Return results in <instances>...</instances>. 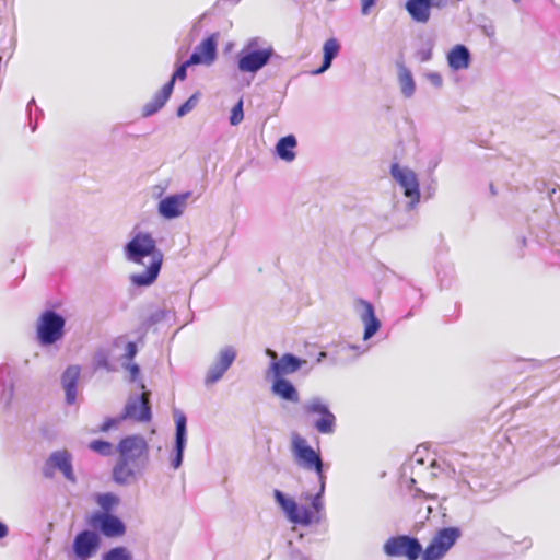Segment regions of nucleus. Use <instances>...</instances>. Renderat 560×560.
I'll return each instance as SVG.
<instances>
[{
  "label": "nucleus",
  "mask_w": 560,
  "mask_h": 560,
  "mask_svg": "<svg viewBox=\"0 0 560 560\" xmlns=\"http://www.w3.org/2000/svg\"><path fill=\"white\" fill-rule=\"evenodd\" d=\"M36 130V124L32 126V131Z\"/></svg>",
  "instance_id": "bf43d9fd"
},
{
  "label": "nucleus",
  "mask_w": 560,
  "mask_h": 560,
  "mask_svg": "<svg viewBox=\"0 0 560 560\" xmlns=\"http://www.w3.org/2000/svg\"><path fill=\"white\" fill-rule=\"evenodd\" d=\"M390 175L402 187L404 195L409 199L407 209L412 210L420 201L419 180L416 173L394 163L390 166Z\"/></svg>",
  "instance_id": "6e6552de"
},
{
  "label": "nucleus",
  "mask_w": 560,
  "mask_h": 560,
  "mask_svg": "<svg viewBox=\"0 0 560 560\" xmlns=\"http://www.w3.org/2000/svg\"><path fill=\"white\" fill-rule=\"evenodd\" d=\"M302 411L308 418L317 416L312 424L318 433L332 434L336 431V416L330 411L329 406L322 397L315 396L306 400L302 405Z\"/></svg>",
  "instance_id": "20e7f679"
},
{
  "label": "nucleus",
  "mask_w": 560,
  "mask_h": 560,
  "mask_svg": "<svg viewBox=\"0 0 560 560\" xmlns=\"http://www.w3.org/2000/svg\"><path fill=\"white\" fill-rule=\"evenodd\" d=\"M191 195V191H184L166 196L158 205L159 214L166 220L179 218L184 213L187 200Z\"/></svg>",
  "instance_id": "a211bd4d"
},
{
  "label": "nucleus",
  "mask_w": 560,
  "mask_h": 560,
  "mask_svg": "<svg viewBox=\"0 0 560 560\" xmlns=\"http://www.w3.org/2000/svg\"><path fill=\"white\" fill-rule=\"evenodd\" d=\"M138 352L137 345L133 341H129L126 345V352L124 357L128 360H132Z\"/></svg>",
  "instance_id": "c03bdc74"
},
{
  "label": "nucleus",
  "mask_w": 560,
  "mask_h": 560,
  "mask_svg": "<svg viewBox=\"0 0 560 560\" xmlns=\"http://www.w3.org/2000/svg\"><path fill=\"white\" fill-rule=\"evenodd\" d=\"M195 65H196L195 62L190 61V57H189L184 63H182L180 66H178L176 68V70L172 74L170 81L166 82L165 85H171V91L173 92L175 82L177 80H180V81L185 80L187 77V68L190 66H195Z\"/></svg>",
  "instance_id": "72a5a7b5"
},
{
  "label": "nucleus",
  "mask_w": 560,
  "mask_h": 560,
  "mask_svg": "<svg viewBox=\"0 0 560 560\" xmlns=\"http://www.w3.org/2000/svg\"><path fill=\"white\" fill-rule=\"evenodd\" d=\"M453 275V268L452 267H448L447 271L444 272V276L447 277V276H451L452 277Z\"/></svg>",
  "instance_id": "864d4df0"
},
{
  "label": "nucleus",
  "mask_w": 560,
  "mask_h": 560,
  "mask_svg": "<svg viewBox=\"0 0 560 560\" xmlns=\"http://www.w3.org/2000/svg\"><path fill=\"white\" fill-rule=\"evenodd\" d=\"M175 418V442L174 448L171 454V466L173 469H178L184 459V452L187 444V418L186 416L179 411H174Z\"/></svg>",
  "instance_id": "2eb2a0df"
},
{
  "label": "nucleus",
  "mask_w": 560,
  "mask_h": 560,
  "mask_svg": "<svg viewBox=\"0 0 560 560\" xmlns=\"http://www.w3.org/2000/svg\"><path fill=\"white\" fill-rule=\"evenodd\" d=\"M198 28H199V21L194 24L192 32H196Z\"/></svg>",
  "instance_id": "5fc2aeb1"
},
{
  "label": "nucleus",
  "mask_w": 560,
  "mask_h": 560,
  "mask_svg": "<svg viewBox=\"0 0 560 560\" xmlns=\"http://www.w3.org/2000/svg\"><path fill=\"white\" fill-rule=\"evenodd\" d=\"M101 547L100 535L90 529L78 533L73 539L72 550L75 560H90Z\"/></svg>",
  "instance_id": "ddd939ff"
},
{
  "label": "nucleus",
  "mask_w": 560,
  "mask_h": 560,
  "mask_svg": "<svg viewBox=\"0 0 560 560\" xmlns=\"http://www.w3.org/2000/svg\"><path fill=\"white\" fill-rule=\"evenodd\" d=\"M324 59L319 68L312 70V75H319L331 67L332 60L338 56L340 50V44L336 38H329L325 42L324 47Z\"/></svg>",
  "instance_id": "bb28decb"
},
{
  "label": "nucleus",
  "mask_w": 560,
  "mask_h": 560,
  "mask_svg": "<svg viewBox=\"0 0 560 560\" xmlns=\"http://www.w3.org/2000/svg\"><path fill=\"white\" fill-rule=\"evenodd\" d=\"M290 560H312L308 556H305L300 550H294L291 552Z\"/></svg>",
  "instance_id": "a18cd8bd"
},
{
  "label": "nucleus",
  "mask_w": 560,
  "mask_h": 560,
  "mask_svg": "<svg viewBox=\"0 0 560 560\" xmlns=\"http://www.w3.org/2000/svg\"><path fill=\"white\" fill-rule=\"evenodd\" d=\"M438 277H439V281H440V285L442 288H447L451 285V280H447L445 279L443 276H442V271L441 270H438Z\"/></svg>",
  "instance_id": "de8ad7c7"
},
{
  "label": "nucleus",
  "mask_w": 560,
  "mask_h": 560,
  "mask_svg": "<svg viewBox=\"0 0 560 560\" xmlns=\"http://www.w3.org/2000/svg\"><path fill=\"white\" fill-rule=\"evenodd\" d=\"M140 474H142V471H138V469L126 463V460L118 458L113 468L112 477L117 485L126 486L131 483L137 478V475Z\"/></svg>",
  "instance_id": "393cba45"
},
{
  "label": "nucleus",
  "mask_w": 560,
  "mask_h": 560,
  "mask_svg": "<svg viewBox=\"0 0 560 560\" xmlns=\"http://www.w3.org/2000/svg\"><path fill=\"white\" fill-rule=\"evenodd\" d=\"M171 85H163L160 91H158L153 97L143 105L142 107V116L150 117L156 114L163 106L166 104L168 98L172 95Z\"/></svg>",
  "instance_id": "a878e982"
},
{
  "label": "nucleus",
  "mask_w": 560,
  "mask_h": 560,
  "mask_svg": "<svg viewBox=\"0 0 560 560\" xmlns=\"http://www.w3.org/2000/svg\"><path fill=\"white\" fill-rule=\"evenodd\" d=\"M398 83L400 92L406 98H410L416 92V82L411 71L402 63H397Z\"/></svg>",
  "instance_id": "cd10ccee"
},
{
  "label": "nucleus",
  "mask_w": 560,
  "mask_h": 560,
  "mask_svg": "<svg viewBox=\"0 0 560 560\" xmlns=\"http://www.w3.org/2000/svg\"><path fill=\"white\" fill-rule=\"evenodd\" d=\"M198 100H199V93L196 92L184 104H182L177 108L176 115L178 117L186 116L188 113H190L197 106Z\"/></svg>",
  "instance_id": "4c0bfd02"
},
{
  "label": "nucleus",
  "mask_w": 560,
  "mask_h": 560,
  "mask_svg": "<svg viewBox=\"0 0 560 560\" xmlns=\"http://www.w3.org/2000/svg\"><path fill=\"white\" fill-rule=\"evenodd\" d=\"M318 481H319L318 492L311 497V506L316 512L315 515L313 514L314 518H316L318 516L322 518V513L324 511L323 495L325 492L326 479H322Z\"/></svg>",
  "instance_id": "7c9ffc66"
},
{
  "label": "nucleus",
  "mask_w": 560,
  "mask_h": 560,
  "mask_svg": "<svg viewBox=\"0 0 560 560\" xmlns=\"http://www.w3.org/2000/svg\"><path fill=\"white\" fill-rule=\"evenodd\" d=\"M490 189H491V192L494 195L495 191H494L493 185L490 186Z\"/></svg>",
  "instance_id": "4d7b16f0"
},
{
  "label": "nucleus",
  "mask_w": 560,
  "mask_h": 560,
  "mask_svg": "<svg viewBox=\"0 0 560 560\" xmlns=\"http://www.w3.org/2000/svg\"><path fill=\"white\" fill-rule=\"evenodd\" d=\"M89 525L97 528L105 537H120L126 533L125 523L112 513H94Z\"/></svg>",
  "instance_id": "dca6fc26"
},
{
  "label": "nucleus",
  "mask_w": 560,
  "mask_h": 560,
  "mask_svg": "<svg viewBox=\"0 0 560 560\" xmlns=\"http://www.w3.org/2000/svg\"><path fill=\"white\" fill-rule=\"evenodd\" d=\"M435 3L433 0H407L405 9L411 20L417 23H427L431 18V9ZM439 7V4H436Z\"/></svg>",
  "instance_id": "412c9836"
},
{
  "label": "nucleus",
  "mask_w": 560,
  "mask_h": 560,
  "mask_svg": "<svg viewBox=\"0 0 560 560\" xmlns=\"http://www.w3.org/2000/svg\"><path fill=\"white\" fill-rule=\"evenodd\" d=\"M258 37L250 38L246 46L238 52L237 68L240 71L256 73L268 65L275 55V49L271 46L258 49Z\"/></svg>",
  "instance_id": "7ed1b4c3"
},
{
  "label": "nucleus",
  "mask_w": 560,
  "mask_h": 560,
  "mask_svg": "<svg viewBox=\"0 0 560 560\" xmlns=\"http://www.w3.org/2000/svg\"><path fill=\"white\" fill-rule=\"evenodd\" d=\"M434 47V39L428 38L416 51V56L421 62H427L432 59V50Z\"/></svg>",
  "instance_id": "c9c22d12"
},
{
  "label": "nucleus",
  "mask_w": 560,
  "mask_h": 560,
  "mask_svg": "<svg viewBox=\"0 0 560 560\" xmlns=\"http://www.w3.org/2000/svg\"><path fill=\"white\" fill-rule=\"evenodd\" d=\"M101 560H133V555L127 547L117 546L104 552Z\"/></svg>",
  "instance_id": "c756f323"
},
{
  "label": "nucleus",
  "mask_w": 560,
  "mask_h": 560,
  "mask_svg": "<svg viewBox=\"0 0 560 560\" xmlns=\"http://www.w3.org/2000/svg\"><path fill=\"white\" fill-rule=\"evenodd\" d=\"M427 80L435 88H441L443 84L442 75L439 72H429L425 74Z\"/></svg>",
  "instance_id": "ea45409f"
},
{
  "label": "nucleus",
  "mask_w": 560,
  "mask_h": 560,
  "mask_svg": "<svg viewBox=\"0 0 560 560\" xmlns=\"http://www.w3.org/2000/svg\"><path fill=\"white\" fill-rule=\"evenodd\" d=\"M358 303L363 307L361 319L364 324L363 339L373 337L381 327L380 319L375 316L374 306L366 300L360 299Z\"/></svg>",
  "instance_id": "4be33fe9"
},
{
  "label": "nucleus",
  "mask_w": 560,
  "mask_h": 560,
  "mask_svg": "<svg viewBox=\"0 0 560 560\" xmlns=\"http://www.w3.org/2000/svg\"><path fill=\"white\" fill-rule=\"evenodd\" d=\"M9 533L8 526L0 521V539L4 538Z\"/></svg>",
  "instance_id": "8fccbe9b"
},
{
  "label": "nucleus",
  "mask_w": 560,
  "mask_h": 560,
  "mask_svg": "<svg viewBox=\"0 0 560 560\" xmlns=\"http://www.w3.org/2000/svg\"><path fill=\"white\" fill-rule=\"evenodd\" d=\"M125 257L128 261L143 265L145 257L150 258L149 266L139 273H132L130 281L135 287H149L159 277L163 262V254L156 247V242L150 233L139 232L125 245Z\"/></svg>",
  "instance_id": "f257e3e1"
},
{
  "label": "nucleus",
  "mask_w": 560,
  "mask_h": 560,
  "mask_svg": "<svg viewBox=\"0 0 560 560\" xmlns=\"http://www.w3.org/2000/svg\"><path fill=\"white\" fill-rule=\"evenodd\" d=\"M81 374L79 365H69L61 375V385L66 395V404H75L78 396V383Z\"/></svg>",
  "instance_id": "aec40b11"
},
{
  "label": "nucleus",
  "mask_w": 560,
  "mask_h": 560,
  "mask_svg": "<svg viewBox=\"0 0 560 560\" xmlns=\"http://www.w3.org/2000/svg\"><path fill=\"white\" fill-rule=\"evenodd\" d=\"M65 318L52 310L45 311L37 324V339L42 346H50L63 337Z\"/></svg>",
  "instance_id": "39448f33"
},
{
  "label": "nucleus",
  "mask_w": 560,
  "mask_h": 560,
  "mask_svg": "<svg viewBox=\"0 0 560 560\" xmlns=\"http://www.w3.org/2000/svg\"><path fill=\"white\" fill-rule=\"evenodd\" d=\"M457 527H444L435 534L429 546L422 550V560H441L460 537Z\"/></svg>",
  "instance_id": "0eeeda50"
},
{
  "label": "nucleus",
  "mask_w": 560,
  "mask_h": 560,
  "mask_svg": "<svg viewBox=\"0 0 560 560\" xmlns=\"http://www.w3.org/2000/svg\"><path fill=\"white\" fill-rule=\"evenodd\" d=\"M383 549L389 557H406L408 560H417L422 553L419 540L408 535L390 537Z\"/></svg>",
  "instance_id": "9d476101"
},
{
  "label": "nucleus",
  "mask_w": 560,
  "mask_h": 560,
  "mask_svg": "<svg viewBox=\"0 0 560 560\" xmlns=\"http://www.w3.org/2000/svg\"><path fill=\"white\" fill-rule=\"evenodd\" d=\"M93 368L94 370H105V371H113L114 368L110 364L109 361V353L105 349H100L95 352L93 357Z\"/></svg>",
  "instance_id": "2f4dec72"
},
{
  "label": "nucleus",
  "mask_w": 560,
  "mask_h": 560,
  "mask_svg": "<svg viewBox=\"0 0 560 560\" xmlns=\"http://www.w3.org/2000/svg\"><path fill=\"white\" fill-rule=\"evenodd\" d=\"M56 469L60 470L67 480L75 482L77 479L72 467V455L68 451L62 450L52 452L45 460L42 471L45 478H52Z\"/></svg>",
  "instance_id": "9b49d317"
},
{
  "label": "nucleus",
  "mask_w": 560,
  "mask_h": 560,
  "mask_svg": "<svg viewBox=\"0 0 560 560\" xmlns=\"http://www.w3.org/2000/svg\"><path fill=\"white\" fill-rule=\"evenodd\" d=\"M524 362L528 365V369L532 370L538 369L542 365V363L536 359L524 360Z\"/></svg>",
  "instance_id": "49530a36"
},
{
  "label": "nucleus",
  "mask_w": 560,
  "mask_h": 560,
  "mask_svg": "<svg viewBox=\"0 0 560 560\" xmlns=\"http://www.w3.org/2000/svg\"><path fill=\"white\" fill-rule=\"evenodd\" d=\"M97 504L103 509L102 513H110V511L119 503V498L110 492L98 494Z\"/></svg>",
  "instance_id": "473e14b6"
},
{
  "label": "nucleus",
  "mask_w": 560,
  "mask_h": 560,
  "mask_svg": "<svg viewBox=\"0 0 560 560\" xmlns=\"http://www.w3.org/2000/svg\"><path fill=\"white\" fill-rule=\"evenodd\" d=\"M244 119V112H243V101L240 100L232 108L231 115H230V124L232 126H237L242 122Z\"/></svg>",
  "instance_id": "58836bf2"
},
{
  "label": "nucleus",
  "mask_w": 560,
  "mask_h": 560,
  "mask_svg": "<svg viewBox=\"0 0 560 560\" xmlns=\"http://www.w3.org/2000/svg\"><path fill=\"white\" fill-rule=\"evenodd\" d=\"M1 386H2L1 400L3 401L5 407H9L14 397V384H13L12 378L2 377Z\"/></svg>",
  "instance_id": "f704fd0d"
},
{
  "label": "nucleus",
  "mask_w": 560,
  "mask_h": 560,
  "mask_svg": "<svg viewBox=\"0 0 560 560\" xmlns=\"http://www.w3.org/2000/svg\"><path fill=\"white\" fill-rule=\"evenodd\" d=\"M129 371L131 373L132 380H135L138 376V374L140 373V368L138 364H131L129 366Z\"/></svg>",
  "instance_id": "09e8293b"
},
{
  "label": "nucleus",
  "mask_w": 560,
  "mask_h": 560,
  "mask_svg": "<svg viewBox=\"0 0 560 560\" xmlns=\"http://www.w3.org/2000/svg\"><path fill=\"white\" fill-rule=\"evenodd\" d=\"M273 498L291 523L308 526L312 523L320 522L319 516L314 518L310 509L305 506L299 508L298 503L293 499L288 498L282 491L273 490Z\"/></svg>",
  "instance_id": "1a4fd4ad"
},
{
  "label": "nucleus",
  "mask_w": 560,
  "mask_h": 560,
  "mask_svg": "<svg viewBox=\"0 0 560 560\" xmlns=\"http://www.w3.org/2000/svg\"><path fill=\"white\" fill-rule=\"evenodd\" d=\"M122 420L124 419H120V416L117 418H107L101 425L100 430L103 432H106V431L110 430L112 428L118 425L119 422Z\"/></svg>",
  "instance_id": "a19ab883"
},
{
  "label": "nucleus",
  "mask_w": 560,
  "mask_h": 560,
  "mask_svg": "<svg viewBox=\"0 0 560 560\" xmlns=\"http://www.w3.org/2000/svg\"><path fill=\"white\" fill-rule=\"evenodd\" d=\"M32 105H35V100H34V98H32V100L28 102V104H27V109H30Z\"/></svg>",
  "instance_id": "6e6d98bb"
},
{
  "label": "nucleus",
  "mask_w": 560,
  "mask_h": 560,
  "mask_svg": "<svg viewBox=\"0 0 560 560\" xmlns=\"http://www.w3.org/2000/svg\"><path fill=\"white\" fill-rule=\"evenodd\" d=\"M327 357V353L325 351L319 352L317 357V363H320L325 358Z\"/></svg>",
  "instance_id": "603ef678"
},
{
  "label": "nucleus",
  "mask_w": 560,
  "mask_h": 560,
  "mask_svg": "<svg viewBox=\"0 0 560 560\" xmlns=\"http://www.w3.org/2000/svg\"><path fill=\"white\" fill-rule=\"evenodd\" d=\"M90 450L102 456H110L113 454V444L104 440H94L89 444Z\"/></svg>",
  "instance_id": "e433bc0d"
},
{
  "label": "nucleus",
  "mask_w": 560,
  "mask_h": 560,
  "mask_svg": "<svg viewBox=\"0 0 560 560\" xmlns=\"http://www.w3.org/2000/svg\"><path fill=\"white\" fill-rule=\"evenodd\" d=\"M166 317V312L164 310H158L150 314L148 318L149 324H156L161 320H163Z\"/></svg>",
  "instance_id": "37998d69"
},
{
  "label": "nucleus",
  "mask_w": 560,
  "mask_h": 560,
  "mask_svg": "<svg viewBox=\"0 0 560 560\" xmlns=\"http://www.w3.org/2000/svg\"><path fill=\"white\" fill-rule=\"evenodd\" d=\"M292 448L296 457L298 464L308 470H314L318 480L326 479L324 474V463L318 453L310 446L306 440L299 434L292 438Z\"/></svg>",
  "instance_id": "423d86ee"
},
{
  "label": "nucleus",
  "mask_w": 560,
  "mask_h": 560,
  "mask_svg": "<svg viewBox=\"0 0 560 560\" xmlns=\"http://www.w3.org/2000/svg\"><path fill=\"white\" fill-rule=\"evenodd\" d=\"M266 352L272 359L267 375L271 374L272 377H284L285 375L293 374L307 363L306 360L292 353H284L279 360H276L277 353L273 350L267 349Z\"/></svg>",
  "instance_id": "4468645a"
},
{
  "label": "nucleus",
  "mask_w": 560,
  "mask_h": 560,
  "mask_svg": "<svg viewBox=\"0 0 560 560\" xmlns=\"http://www.w3.org/2000/svg\"><path fill=\"white\" fill-rule=\"evenodd\" d=\"M485 33L487 36L491 37L494 35V27L493 26H490V27H485Z\"/></svg>",
  "instance_id": "3c124183"
},
{
  "label": "nucleus",
  "mask_w": 560,
  "mask_h": 560,
  "mask_svg": "<svg viewBox=\"0 0 560 560\" xmlns=\"http://www.w3.org/2000/svg\"><path fill=\"white\" fill-rule=\"evenodd\" d=\"M272 393L283 400L298 404L300 395L296 387L284 377H273L271 385Z\"/></svg>",
  "instance_id": "b1692460"
},
{
  "label": "nucleus",
  "mask_w": 560,
  "mask_h": 560,
  "mask_svg": "<svg viewBox=\"0 0 560 560\" xmlns=\"http://www.w3.org/2000/svg\"><path fill=\"white\" fill-rule=\"evenodd\" d=\"M471 62V54L465 45H456L447 54L448 67L454 71L467 69Z\"/></svg>",
  "instance_id": "5701e85b"
},
{
  "label": "nucleus",
  "mask_w": 560,
  "mask_h": 560,
  "mask_svg": "<svg viewBox=\"0 0 560 560\" xmlns=\"http://www.w3.org/2000/svg\"><path fill=\"white\" fill-rule=\"evenodd\" d=\"M467 485L470 489H474V486L470 483V481H467Z\"/></svg>",
  "instance_id": "13d9d810"
},
{
  "label": "nucleus",
  "mask_w": 560,
  "mask_h": 560,
  "mask_svg": "<svg viewBox=\"0 0 560 560\" xmlns=\"http://www.w3.org/2000/svg\"><path fill=\"white\" fill-rule=\"evenodd\" d=\"M236 357L237 352L233 346H225L221 348L214 361L207 371L205 376V384L211 385L219 382L231 368Z\"/></svg>",
  "instance_id": "f8f14e48"
},
{
  "label": "nucleus",
  "mask_w": 560,
  "mask_h": 560,
  "mask_svg": "<svg viewBox=\"0 0 560 560\" xmlns=\"http://www.w3.org/2000/svg\"><path fill=\"white\" fill-rule=\"evenodd\" d=\"M296 145V138L293 135H288L278 140L276 144V153L281 160L291 162L296 156L294 151Z\"/></svg>",
  "instance_id": "c85d7f7f"
},
{
  "label": "nucleus",
  "mask_w": 560,
  "mask_h": 560,
  "mask_svg": "<svg viewBox=\"0 0 560 560\" xmlns=\"http://www.w3.org/2000/svg\"><path fill=\"white\" fill-rule=\"evenodd\" d=\"M361 3V14L369 15L373 7L376 5L377 0H360Z\"/></svg>",
  "instance_id": "79ce46f5"
},
{
  "label": "nucleus",
  "mask_w": 560,
  "mask_h": 560,
  "mask_svg": "<svg viewBox=\"0 0 560 560\" xmlns=\"http://www.w3.org/2000/svg\"><path fill=\"white\" fill-rule=\"evenodd\" d=\"M119 458L129 465L144 471L149 464V446L141 435H128L120 440L117 445Z\"/></svg>",
  "instance_id": "f03ea898"
},
{
  "label": "nucleus",
  "mask_w": 560,
  "mask_h": 560,
  "mask_svg": "<svg viewBox=\"0 0 560 560\" xmlns=\"http://www.w3.org/2000/svg\"><path fill=\"white\" fill-rule=\"evenodd\" d=\"M120 419H131L138 422H149L152 419L148 394L132 396L128 399Z\"/></svg>",
  "instance_id": "f3484780"
},
{
  "label": "nucleus",
  "mask_w": 560,
  "mask_h": 560,
  "mask_svg": "<svg viewBox=\"0 0 560 560\" xmlns=\"http://www.w3.org/2000/svg\"><path fill=\"white\" fill-rule=\"evenodd\" d=\"M219 33H212L195 47L190 55V61L196 65H212L218 56Z\"/></svg>",
  "instance_id": "6ab92c4d"
}]
</instances>
